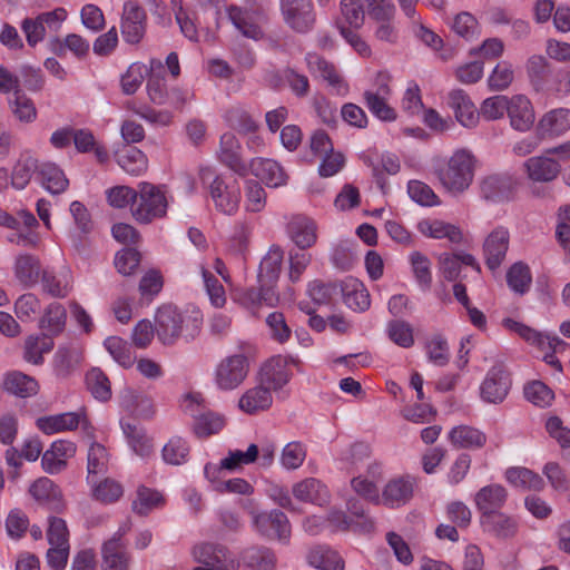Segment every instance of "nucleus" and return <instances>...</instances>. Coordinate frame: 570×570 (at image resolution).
<instances>
[{
	"mask_svg": "<svg viewBox=\"0 0 570 570\" xmlns=\"http://www.w3.org/2000/svg\"><path fill=\"white\" fill-rule=\"evenodd\" d=\"M203 317L198 312L184 313L173 305L158 308L155 316V331L164 345H173L179 338L194 341L200 333Z\"/></svg>",
	"mask_w": 570,
	"mask_h": 570,
	"instance_id": "nucleus-1",
	"label": "nucleus"
},
{
	"mask_svg": "<svg viewBox=\"0 0 570 570\" xmlns=\"http://www.w3.org/2000/svg\"><path fill=\"white\" fill-rule=\"evenodd\" d=\"M476 158L469 149H458L443 165L435 169L442 186L452 195H461L474 178Z\"/></svg>",
	"mask_w": 570,
	"mask_h": 570,
	"instance_id": "nucleus-2",
	"label": "nucleus"
},
{
	"mask_svg": "<svg viewBox=\"0 0 570 570\" xmlns=\"http://www.w3.org/2000/svg\"><path fill=\"white\" fill-rule=\"evenodd\" d=\"M132 206L135 219L141 224H149L154 219L163 218L168 208V200L163 190L149 183L139 185L137 200Z\"/></svg>",
	"mask_w": 570,
	"mask_h": 570,
	"instance_id": "nucleus-3",
	"label": "nucleus"
},
{
	"mask_svg": "<svg viewBox=\"0 0 570 570\" xmlns=\"http://www.w3.org/2000/svg\"><path fill=\"white\" fill-rule=\"evenodd\" d=\"M249 373V361L244 354L224 357L215 367L214 381L218 390L227 392L238 389Z\"/></svg>",
	"mask_w": 570,
	"mask_h": 570,
	"instance_id": "nucleus-4",
	"label": "nucleus"
},
{
	"mask_svg": "<svg viewBox=\"0 0 570 570\" xmlns=\"http://www.w3.org/2000/svg\"><path fill=\"white\" fill-rule=\"evenodd\" d=\"M191 556L196 562L203 564L193 570H235L237 568L230 551L218 543L196 544L191 550Z\"/></svg>",
	"mask_w": 570,
	"mask_h": 570,
	"instance_id": "nucleus-5",
	"label": "nucleus"
},
{
	"mask_svg": "<svg viewBox=\"0 0 570 570\" xmlns=\"http://www.w3.org/2000/svg\"><path fill=\"white\" fill-rule=\"evenodd\" d=\"M301 361L282 355L274 356L266 361L259 371V382L269 391H278L286 385L291 377V365L299 366Z\"/></svg>",
	"mask_w": 570,
	"mask_h": 570,
	"instance_id": "nucleus-6",
	"label": "nucleus"
},
{
	"mask_svg": "<svg viewBox=\"0 0 570 570\" xmlns=\"http://www.w3.org/2000/svg\"><path fill=\"white\" fill-rule=\"evenodd\" d=\"M479 520L483 533L495 540L510 541L519 533V519L513 514L497 511L487 517H480Z\"/></svg>",
	"mask_w": 570,
	"mask_h": 570,
	"instance_id": "nucleus-7",
	"label": "nucleus"
},
{
	"mask_svg": "<svg viewBox=\"0 0 570 570\" xmlns=\"http://www.w3.org/2000/svg\"><path fill=\"white\" fill-rule=\"evenodd\" d=\"M255 529L268 539L287 542L291 535L288 519L281 510L252 513Z\"/></svg>",
	"mask_w": 570,
	"mask_h": 570,
	"instance_id": "nucleus-8",
	"label": "nucleus"
},
{
	"mask_svg": "<svg viewBox=\"0 0 570 570\" xmlns=\"http://www.w3.org/2000/svg\"><path fill=\"white\" fill-rule=\"evenodd\" d=\"M281 11L286 24L297 32L308 31L315 22L311 0H281Z\"/></svg>",
	"mask_w": 570,
	"mask_h": 570,
	"instance_id": "nucleus-9",
	"label": "nucleus"
},
{
	"mask_svg": "<svg viewBox=\"0 0 570 570\" xmlns=\"http://www.w3.org/2000/svg\"><path fill=\"white\" fill-rule=\"evenodd\" d=\"M517 180L508 174H490L479 181L480 195L489 202H505L513 197L517 190Z\"/></svg>",
	"mask_w": 570,
	"mask_h": 570,
	"instance_id": "nucleus-10",
	"label": "nucleus"
},
{
	"mask_svg": "<svg viewBox=\"0 0 570 570\" xmlns=\"http://www.w3.org/2000/svg\"><path fill=\"white\" fill-rule=\"evenodd\" d=\"M146 12L136 1L125 2L120 30L126 42L139 43L146 31Z\"/></svg>",
	"mask_w": 570,
	"mask_h": 570,
	"instance_id": "nucleus-11",
	"label": "nucleus"
},
{
	"mask_svg": "<svg viewBox=\"0 0 570 570\" xmlns=\"http://www.w3.org/2000/svg\"><path fill=\"white\" fill-rule=\"evenodd\" d=\"M511 386L510 375L503 365L492 366L481 384V397L488 403H501Z\"/></svg>",
	"mask_w": 570,
	"mask_h": 570,
	"instance_id": "nucleus-12",
	"label": "nucleus"
},
{
	"mask_svg": "<svg viewBox=\"0 0 570 570\" xmlns=\"http://www.w3.org/2000/svg\"><path fill=\"white\" fill-rule=\"evenodd\" d=\"M508 490L498 483H491L479 489L474 494V504L480 517L501 511L508 501Z\"/></svg>",
	"mask_w": 570,
	"mask_h": 570,
	"instance_id": "nucleus-13",
	"label": "nucleus"
},
{
	"mask_svg": "<svg viewBox=\"0 0 570 570\" xmlns=\"http://www.w3.org/2000/svg\"><path fill=\"white\" fill-rule=\"evenodd\" d=\"M12 269L14 278L22 287L32 288L39 283L43 267L38 256L20 253L14 257Z\"/></svg>",
	"mask_w": 570,
	"mask_h": 570,
	"instance_id": "nucleus-14",
	"label": "nucleus"
},
{
	"mask_svg": "<svg viewBox=\"0 0 570 570\" xmlns=\"http://www.w3.org/2000/svg\"><path fill=\"white\" fill-rule=\"evenodd\" d=\"M29 493L40 504L55 512H61L66 507L60 488L47 476L37 479L30 485Z\"/></svg>",
	"mask_w": 570,
	"mask_h": 570,
	"instance_id": "nucleus-15",
	"label": "nucleus"
},
{
	"mask_svg": "<svg viewBox=\"0 0 570 570\" xmlns=\"http://www.w3.org/2000/svg\"><path fill=\"white\" fill-rule=\"evenodd\" d=\"M509 232L503 227H498L488 235L483 244V254L489 269L495 271L501 266L509 248Z\"/></svg>",
	"mask_w": 570,
	"mask_h": 570,
	"instance_id": "nucleus-16",
	"label": "nucleus"
},
{
	"mask_svg": "<svg viewBox=\"0 0 570 570\" xmlns=\"http://www.w3.org/2000/svg\"><path fill=\"white\" fill-rule=\"evenodd\" d=\"M414 479L411 476H400L390 480L380 497V503L389 508H399L405 505L413 497Z\"/></svg>",
	"mask_w": 570,
	"mask_h": 570,
	"instance_id": "nucleus-17",
	"label": "nucleus"
},
{
	"mask_svg": "<svg viewBox=\"0 0 570 570\" xmlns=\"http://www.w3.org/2000/svg\"><path fill=\"white\" fill-rule=\"evenodd\" d=\"M507 114L511 127L522 132L530 130L535 120L531 101L523 95H514L509 98Z\"/></svg>",
	"mask_w": 570,
	"mask_h": 570,
	"instance_id": "nucleus-18",
	"label": "nucleus"
},
{
	"mask_svg": "<svg viewBox=\"0 0 570 570\" xmlns=\"http://www.w3.org/2000/svg\"><path fill=\"white\" fill-rule=\"evenodd\" d=\"M122 533L118 531L111 539L104 543L102 570H128L130 556L121 541Z\"/></svg>",
	"mask_w": 570,
	"mask_h": 570,
	"instance_id": "nucleus-19",
	"label": "nucleus"
},
{
	"mask_svg": "<svg viewBox=\"0 0 570 570\" xmlns=\"http://www.w3.org/2000/svg\"><path fill=\"white\" fill-rule=\"evenodd\" d=\"M448 104L456 120L465 128H474L479 124L480 114L470 97L461 89L452 90Z\"/></svg>",
	"mask_w": 570,
	"mask_h": 570,
	"instance_id": "nucleus-20",
	"label": "nucleus"
},
{
	"mask_svg": "<svg viewBox=\"0 0 570 570\" xmlns=\"http://www.w3.org/2000/svg\"><path fill=\"white\" fill-rule=\"evenodd\" d=\"M48 47L57 57L65 58L67 52L78 60H83L89 56L90 43L78 33H68L65 38L53 37L49 39Z\"/></svg>",
	"mask_w": 570,
	"mask_h": 570,
	"instance_id": "nucleus-21",
	"label": "nucleus"
},
{
	"mask_svg": "<svg viewBox=\"0 0 570 570\" xmlns=\"http://www.w3.org/2000/svg\"><path fill=\"white\" fill-rule=\"evenodd\" d=\"M524 167L528 177L537 183H550L558 177L561 170L559 161L546 153L527 159Z\"/></svg>",
	"mask_w": 570,
	"mask_h": 570,
	"instance_id": "nucleus-22",
	"label": "nucleus"
},
{
	"mask_svg": "<svg viewBox=\"0 0 570 570\" xmlns=\"http://www.w3.org/2000/svg\"><path fill=\"white\" fill-rule=\"evenodd\" d=\"M240 144L235 135L225 132L220 137L217 155L220 163L239 176H245L247 174V166L240 157Z\"/></svg>",
	"mask_w": 570,
	"mask_h": 570,
	"instance_id": "nucleus-23",
	"label": "nucleus"
},
{
	"mask_svg": "<svg viewBox=\"0 0 570 570\" xmlns=\"http://www.w3.org/2000/svg\"><path fill=\"white\" fill-rule=\"evenodd\" d=\"M228 17L233 24L247 38L259 39L263 37V31L259 27V22L264 20L265 16L263 11L256 10L249 12L242 10L238 7L228 8Z\"/></svg>",
	"mask_w": 570,
	"mask_h": 570,
	"instance_id": "nucleus-24",
	"label": "nucleus"
},
{
	"mask_svg": "<svg viewBox=\"0 0 570 570\" xmlns=\"http://www.w3.org/2000/svg\"><path fill=\"white\" fill-rule=\"evenodd\" d=\"M250 171L266 186L277 188L286 185L288 176L284 168L273 159L255 158L250 161Z\"/></svg>",
	"mask_w": 570,
	"mask_h": 570,
	"instance_id": "nucleus-25",
	"label": "nucleus"
},
{
	"mask_svg": "<svg viewBox=\"0 0 570 570\" xmlns=\"http://www.w3.org/2000/svg\"><path fill=\"white\" fill-rule=\"evenodd\" d=\"M305 60L311 72H317L337 94H346L347 85L332 62L316 53H307Z\"/></svg>",
	"mask_w": 570,
	"mask_h": 570,
	"instance_id": "nucleus-26",
	"label": "nucleus"
},
{
	"mask_svg": "<svg viewBox=\"0 0 570 570\" xmlns=\"http://www.w3.org/2000/svg\"><path fill=\"white\" fill-rule=\"evenodd\" d=\"M80 423H87L86 416L75 412L42 416L37 420V426L46 434L72 431Z\"/></svg>",
	"mask_w": 570,
	"mask_h": 570,
	"instance_id": "nucleus-27",
	"label": "nucleus"
},
{
	"mask_svg": "<svg viewBox=\"0 0 570 570\" xmlns=\"http://www.w3.org/2000/svg\"><path fill=\"white\" fill-rule=\"evenodd\" d=\"M283 258L284 253L279 247L274 246L269 248L259 264L258 284H265L273 289L275 288L282 271Z\"/></svg>",
	"mask_w": 570,
	"mask_h": 570,
	"instance_id": "nucleus-28",
	"label": "nucleus"
},
{
	"mask_svg": "<svg viewBox=\"0 0 570 570\" xmlns=\"http://www.w3.org/2000/svg\"><path fill=\"white\" fill-rule=\"evenodd\" d=\"M293 494L296 499L311 502L316 505H324L330 501L327 488L317 479L308 478L293 487Z\"/></svg>",
	"mask_w": 570,
	"mask_h": 570,
	"instance_id": "nucleus-29",
	"label": "nucleus"
},
{
	"mask_svg": "<svg viewBox=\"0 0 570 570\" xmlns=\"http://www.w3.org/2000/svg\"><path fill=\"white\" fill-rule=\"evenodd\" d=\"M273 396L268 387L261 382L258 385L248 389L239 399L238 407L247 414H256L271 407Z\"/></svg>",
	"mask_w": 570,
	"mask_h": 570,
	"instance_id": "nucleus-30",
	"label": "nucleus"
},
{
	"mask_svg": "<svg viewBox=\"0 0 570 570\" xmlns=\"http://www.w3.org/2000/svg\"><path fill=\"white\" fill-rule=\"evenodd\" d=\"M570 128V110L559 108L547 112L538 124V132L542 138L556 137Z\"/></svg>",
	"mask_w": 570,
	"mask_h": 570,
	"instance_id": "nucleus-31",
	"label": "nucleus"
},
{
	"mask_svg": "<svg viewBox=\"0 0 570 570\" xmlns=\"http://www.w3.org/2000/svg\"><path fill=\"white\" fill-rule=\"evenodd\" d=\"M343 301L353 311H366L371 305L370 293L363 283L350 278L340 285Z\"/></svg>",
	"mask_w": 570,
	"mask_h": 570,
	"instance_id": "nucleus-32",
	"label": "nucleus"
},
{
	"mask_svg": "<svg viewBox=\"0 0 570 570\" xmlns=\"http://www.w3.org/2000/svg\"><path fill=\"white\" fill-rule=\"evenodd\" d=\"M419 232L430 238L442 239L446 238L451 243L462 242V232L453 224L445 223L439 219H424L417 224Z\"/></svg>",
	"mask_w": 570,
	"mask_h": 570,
	"instance_id": "nucleus-33",
	"label": "nucleus"
},
{
	"mask_svg": "<svg viewBox=\"0 0 570 570\" xmlns=\"http://www.w3.org/2000/svg\"><path fill=\"white\" fill-rule=\"evenodd\" d=\"M449 439L459 449H480L487 443V435L469 425L453 428L449 433Z\"/></svg>",
	"mask_w": 570,
	"mask_h": 570,
	"instance_id": "nucleus-34",
	"label": "nucleus"
},
{
	"mask_svg": "<svg viewBox=\"0 0 570 570\" xmlns=\"http://www.w3.org/2000/svg\"><path fill=\"white\" fill-rule=\"evenodd\" d=\"M291 237L299 249L312 247L316 242V226L306 217H295L288 226Z\"/></svg>",
	"mask_w": 570,
	"mask_h": 570,
	"instance_id": "nucleus-35",
	"label": "nucleus"
},
{
	"mask_svg": "<svg viewBox=\"0 0 570 570\" xmlns=\"http://www.w3.org/2000/svg\"><path fill=\"white\" fill-rule=\"evenodd\" d=\"M81 361V350L76 345L59 347L55 355L53 368L59 377H67Z\"/></svg>",
	"mask_w": 570,
	"mask_h": 570,
	"instance_id": "nucleus-36",
	"label": "nucleus"
},
{
	"mask_svg": "<svg viewBox=\"0 0 570 570\" xmlns=\"http://www.w3.org/2000/svg\"><path fill=\"white\" fill-rule=\"evenodd\" d=\"M505 478L510 484L523 490L540 491L544 488L543 479L527 468H509L505 471Z\"/></svg>",
	"mask_w": 570,
	"mask_h": 570,
	"instance_id": "nucleus-37",
	"label": "nucleus"
},
{
	"mask_svg": "<svg viewBox=\"0 0 570 570\" xmlns=\"http://www.w3.org/2000/svg\"><path fill=\"white\" fill-rule=\"evenodd\" d=\"M66 318V308L60 303L53 302L45 309V313L39 321V326L41 330L47 332V335L52 337L63 331Z\"/></svg>",
	"mask_w": 570,
	"mask_h": 570,
	"instance_id": "nucleus-38",
	"label": "nucleus"
},
{
	"mask_svg": "<svg viewBox=\"0 0 570 570\" xmlns=\"http://www.w3.org/2000/svg\"><path fill=\"white\" fill-rule=\"evenodd\" d=\"M238 299L247 307H255L262 304L275 306L278 302V295L272 287L258 284V287H249L242 291Z\"/></svg>",
	"mask_w": 570,
	"mask_h": 570,
	"instance_id": "nucleus-39",
	"label": "nucleus"
},
{
	"mask_svg": "<svg viewBox=\"0 0 570 570\" xmlns=\"http://www.w3.org/2000/svg\"><path fill=\"white\" fill-rule=\"evenodd\" d=\"M308 563L322 570H344V562L336 551L326 547H315L307 556Z\"/></svg>",
	"mask_w": 570,
	"mask_h": 570,
	"instance_id": "nucleus-40",
	"label": "nucleus"
},
{
	"mask_svg": "<svg viewBox=\"0 0 570 570\" xmlns=\"http://www.w3.org/2000/svg\"><path fill=\"white\" fill-rule=\"evenodd\" d=\"M39 178L41 180V185L51 194L63 193L69 185L63 171L51 163L40 166Z\"/></svg>",
	"mask_w": 570,
	"mask_h": 570,
	"instance_id": "nucleus-41",
	"label": "nucleus"
},
{
	"mask_svg": "<svg viewBox=\"0 0 570 570\" xmlns=\"http://www.w3.org/2000/svg\"><path fill=\"white\" fill-rule=\"evenodd\" d=\"M502 325L511 331V332H514L517 333L520 337H522L523 340H525L527 342H530L532 344H538V345H543L544 344V341L548 340V344L551 348H553V351L557 350V346L562 344V341L558 337H552V338H549V337H543L539 332H537L535 330L529 327L528 325L525 324H522V323H519L512 318H504L502 321Z\"/></svg>",
	"mask_w": 570,
	"mask_h": 570,
	"instance_id": "nucleus-42",
	"label": "nucleus"
},
{
	"mask_svg": "<svg viewBox=\"0 0 570 570\" xmlns=\"http://www.w3.org/2000/svg\"><path fill=\"white\" fill-rule=\"evenodd\" d=\"M53 348V340L51 336L42 333L36 336H29L24 343V358L33 364L43 362V354L49 353Z\"/></svg>",
	"mask_w": 570,
	"mask_h": 570,
	"instance_id": "nucleus-43",
	"label": "nucleus"
},
{
	"mask_svg": "<svg viewBox=\"0 0 570 570\" xmlns=\"http://www.w3.org/2000/svg\"><path fill=\"white\" fill-rule=\"evenodd\" d=\"M39 166L36 158L31 156H21L12 168L11 185L16 189H23L36 171L39 173Z\"/></svg>",
	"mask_w": 570,
	"mask_h": 570,
	"instance_id": "nucleus-44",
	"label": "nucleus"
},
{
	"mask_svg": "<svg viewBox=\"0 0 570 570\" xmlns=\"http://www.w3.org/2000/svg\"><path fill=\"white\" fill-rule=\"evenodd\" d=\"M225 424L222 415L207 409L194 419V432L198 438L218 433Z\"/></svg>",
	"mask_w": 570,
	"mask_h": 570,
	"instance_id": "nucleus-45",
	"label": "nucleus"
},
{
	"mask_svg": "<svg viewBox=\"0 0 570 570\" xmlns=\"http://www.w3.org/2000/svg\"><path fill=\"white\" fill-rule=\"evenodd\" d=\"M86 384L91 395L101 402L111 397V386L108 376L100 368H91L86 374Z\"/></svg>",
	"mask_w": 570,
	"mask_h": 570,
	"instance_id": "nucleus-46",
	"label": "nucleus"
},
{
	"mask_svg": "<svg viewBox=\"0 0 570 570\" xmlns=\"http://www.w3.org/2000/svg\"><path fill=\"white\" fill-rule=\"evenodd\" d=\"M6 390L20 397H29L38 392V383L35 379L16 372L7 376L4 381Z\"/></svg>",
	"mask_w": 570,
	"mask_h": 570,
	"instance_id": "nucleus-47",
	"label": "nucleus"
},
{
	"mask_svg": "<svg viewBox=\"0 0 570 570\" xmlns=\"http://www.w3.org/2000/svg\"><path fill=\"white\" fill-rule=\"evenodd\" d=\"M119 166L131 175H140L147 169L145 154L136 147L125 148L117 157Z\"/></svg>",
	"mask_w": 570,
	"mask_h": 570,
	"instance_id": "nucleus-48",
	"label": "nucleus"
},
{
	"mask_svg": "<svg viewBox=\"0 0 570 570\" xmlns=\"http://www.w3.org/2000/svg\"><path fill=\"white\" fill-rule=\"evenodd\" d=\"M108 461L106 448L97 442L91 443L87 455V481L91 482L92 476L106 473Z\"/></svg>",
	"mask_w": 570,
	"mask_h": 570,
	"instance_id": "nucleus-49",
	"label": "nucleus"
},
{
	"mask_svg": "<svg viewBox=\"0 0 570 570\" xmlns=\"http://www.w3.org/2000/svg\"><path fill=\"white\" fill-rule=\"evenodd\" d=\"M8 102L12 115L19 121L32 122L37 118L35 104L23 91H16V96Z\"/></svg>",
	"mask_w": 570,
	"mask_h": 570,
	"instance_id": "nucleus-50",
	"label": "nucleus"
},
{
	"mask_svg": "<svg viewBox=\"0 0 570 570\" xmlns=\"http://www.w3.org/2000/svg\"><path fill=\"white\" fill-rule=\"evenodd\" d=\"M163 503L164 497L161 493L141 485L137 489V498L132 501V510L140 515H146Z\"/></svg>",
	"mask_w": 570,
	"mask_h": 570,
	"instance_id": "nucleus-51",
	"label": "nucleus"
},
{
	"mask_svg": "<svg viewBox=\"0 0 570 570\" xmlns=\"http://www.w3.org/2000/svg\"><path fill=\"white\" fill-rule=\"evenodd\" d=\"M106 350L112 358L122 367H131L135 363V356L131 353L129 344L118 336H110L104 343Z\"/></svg>",
	"mask_w": 570,
	"mask_h": 570,
	"instance_id": "nucleus-52",
	"label": "nucleus"
},
{
	"mask_svg": "<svg viewBox=\"0 0 570 570\" xmlns=\"http://www.w3.org/2000/svg\"><path fill=\"white\" fill-rule=\"evenodd\" d=\"M245 562L255 570H274L276 559L272 550L253 547L244 552Z\"/></svg>",
	"mask_w": 570,
	"mask_h": 570,
	"instance_id": "nucleus-53",
	"label": "nucleus"
},
{
	"mask_svg": "<svg viewBox=\"0 0 570 570\" xmlns=\"http://www.w3.org/2000/svg\"><path fill=\"white\" fill-rule=\"evenodd\" d=\"M189 454L188 443L179 438H171L163 448V459L171 465H180L187 461Z\"/></svg>",
	"mask_w": 570,
	"mask_h": 570,
	"instance_id": "nucleus-54",
	"label": "nucleus"
},
{
	"mask_svg": "<svg viewBox=\"0 0 570 570\" xmlns=\"http://www.w3.org/2000/svg\"><path fill=\"white\" fill-rule=\"evenodd\" d=\"M131 449L140 456H148L151 453L153 444L145 432L137 425L126 423L122 425Z\"/></svg>",
	"mask_w": 570,
	"mask_h": 570,
	"instance_id": "nucleus-55",
	"label": "nucleus"
},
{
	"mask_svg": "<svg viewBox=\"0 0 570 570\" xmlns=\"http://www.w3.org/2000/svg\"><path fill=\"white\" fill-rule=\"evenodd\" d=\"M124 494L122 485L114 479H105L92 490L94 498L105 504L118 501Z\"/></svg>",
	"mask_w": 570,
	"mask_h": 570,
	"instance_id": "nucleus-56",
	"label": "nucleus"
},
{
	"mask_svg": "<svg viewBox=\"0 0 570 570\" xmlns=\"http://www.w3.org/2000/svg\"><path fill=\"white\" fill-rule=\"evenodd\" d=\"M507 282L515 293H525L531 284L529 267L521 262L513 264L507 273Z\"/></svg>",
	"mask_w": 570,
	"mask_h": 570,
	"instance_id": "nucleus-57",
	"label": "nucleus"
},
{
	"mask_svg": "<svg viewBox=\"0 0 570 570\" xmlns=\"http://www.w3.org/2000/svg\"><path fill=\"white\" fill-rule=\"evenodd\" d=\"M389 337L396 345L409 348L414 344L413 328L410 323L395 320L387 325Z\"/></svg>",
	"mask_w": 570,
	"mask_h": 570,
	"instance_id": "nucleus-58",
	"label": "nucleus"
},
{
	"mask_svg": "<svg viewBox=\"0 0 570 570\" xmlns=\"http://www.w3.org/2000/svg\"><path fill=\"white\" fill-rule=\"evenodd\" d=\"M426 353L429 360L438 366H444L449 363V345L446 340L441 334H434L428 341Z\"/></svg>",
	"mask_w": 570,
	"mask_h": 570,
	"instance_id": "nucleus-59",
	"label": "nucleus"
},
{
	"mask_svg": "<svg viewBox=\"0 0 570 570\" xmlns=\"http://www.w3.org/2000/svg\"><path fill=\"white\" fill-rule=\"evenodd\" d=\"M341 13L348 28L358 29L364 24L365 12L361 0H342Z\"/></svg>",
	"mask_w": 570,
	"mask_h": 570,
	"instance_id": "nucleus-60",
	"label": "nucleus"
},
{
	"mask_svg": "<svg viewBox=\"0 0 570 570\" xmlns=\"http://www.w3.org/2000/svg\"><path fill=\"white\" fill-rule=\"evenodd\" d=\"M365 2L367 14L375 23L394 20L395 6L391 0H365Z\"/></svg>",
	"mask_w": 570,
	"mask_h": 570,
	"instance_id": "nucleus-61",
	"label": "nucleus"
},
{
	"mask_svg": "<svg viewBox=\"0 0 570 570\" xmlns=\"http://www.w3.org/2000/svg\"><path fill=\"white\" fill-rule=\"evenodd\" d=\"M507 108H509V97L493 96L483 100L479 114L487 120H497L504 116Z\"/></svg>",
	"mask_w": 570,
	"mask_h": 570,
	"instance_id": "nucleus-62",
	"label": "nucleus"
},
{
	"mask_svg": "<svg viewBox=\"0 0 570 570\" xmlns=\"http://www.w3.org/2000/svg\"><path fill=\"white\" fill-rule=\"evenodd\" d=\"M306 458V449L301 442L287 443L281 456L282 465L287 470L298 469Z\"/></svg>",
	"mask_w": 570,
	"mask_h": 570,
	"instance_id": "nucleus-63",
	"label": "nucleus"
},
{
	"mask_svg": "<svg viewBox=\"0 0 570 570\" xmlns=\"http://www.w3.org/2000/svg\"><path fill=\"white\" fill-rule=\"evenodd\" d=\"M42 291L57 298H63L70 291L69 283L57 277L52 272L45 269L40 275Z\"/></svg>",
	"mask_w": 570,
	"mask_h": 570,
	"instance_id": "nucleus-64",
	"label": "nucleus"
}]
</instances>
